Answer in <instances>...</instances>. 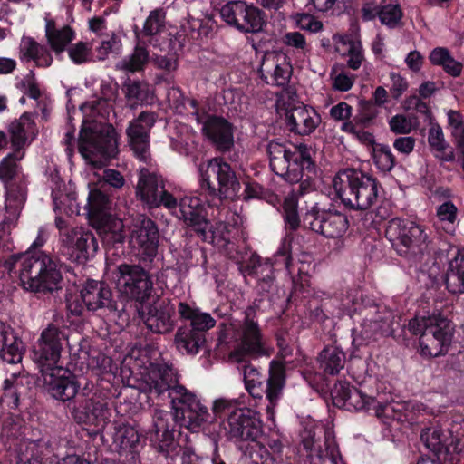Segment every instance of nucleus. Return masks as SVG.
Wrapping results in <instances>:
<instances>
[{"label": "nucleus", "instance_id": "obj_1", "mask_svg": "<svg viewBox=\"0 0 464 464\" xmlns=\"http://www.w3.org/2000/svg\"><path fill=\"white\" fill-rule=\"evenodd\" d=\"M228 331L236 343L229 355L231 361L240 362L248 357L272 354L273 348L264 336L253 308L248 307L241 319L232 320Z\"/></svg>", "mask_w": 464, "mask_h": 464}, {"label": "nucleus", "instance_id": "obj_2", "mask_svg": "<svg viewBox=\"0 0 464 464\" xmlns=\"http://www.w3.org/2000/svg\"><path fill=\"white\" fill-rule=\"evenodd\" d=\"M333 187L343 204L355 210L370 208L378 198L377 181L355 169H344L333 179Z\"/></svg>", "mask_w": 464, "mask_h": 464}, {"label": "nucleus", "instance_id": "obj_3", "mask_svg": "<svg viewBox=\"0 0 464 464\" xmlns=\"http://www.w3.org/2000/svg\"><path fill=\"white\" fill-rule=\"evenodd\" d=\"M19 279L32 292H53L61 288L62 275L55 261L42 251H29L21 257Z\"/></svg>", "mask_w": 464, "mask_h": 464}, {"label": "nucleus", "instance_id": "obj_4", "mask_svg": "<svg viewBox=\"0 0 464 464\" xmlns=\"http://www.w3.org/2000/svg\"><path fill=\"white\" fill-rule=\"evenodd\" d=\"M79 151L95 168L117 152V135L112 125L83 121L80 132Z\"/></svg>", "mask_w": 464, "mask_h": 464}, {"label": "nucleus", "instance_id": "obj_5", "mask_svg": "<svg viewBox=\"0 0 464 464\" xmlns=\"http://www.w3.org/2000/svg\"><path fill=\"white\" fill-rule=\"evenodd\" d=\"M409 330L420 334V353L426 357L445 354L451 343L453 326L450 322L439 314L429 317H415L409 322Z\"/></svg>", "mask_w": 464, "mask_h": 464}, {"label": "nucleus", "instance_id": "obj_6", "mask_svg": "<svg viewBox=\"0 0 464 464\" xmlns=\"http://www.w3.org/2000/svg\"><path fill=\"white\" fill-rule=\"evenodd\" d=\"M267 152L272 170L290 183L301 181L304 169L313 166L314 150L303 143L292 150L279 141L271 140L267 145Z\"/></svg>", "mask_w": 464, "mask_h": 464}, {"label": "nucleus", "instance_id": "obj_7", "mask_svg": "<svg viewBox=\"0 0 464 464\" xmlns=\"http://www.w3.org/2000/svg\"><path fill=\"white\" fill-rule=\"evenodd\" d=\"M175 420L191 432L206 431L210 413L194 392L176 386L170 393Z\"/></svg>", "mask_w": 464, "mask_h": 464}, {"label": "nucleus", "instance_id": "obj_8", "mask_svg": "<svg viewBox=\"0 0 464 464\" xmlns=\"http://www.w3.org/2000/svg\"><path fill=\"white\" fill-rule=\"evenodd\" d=\"M385 235L401 256L422 253L429 245V236L425 227L408 219L390 220Z\"/></svg>", "mask_w": 464, "mask_h": 464}, {"label": "nucleus", "instance_id": "obj_9", "mask_svg": "<svg viewBox=\"0 0 464 464\" xmlns=\"http://www.w3.org/2000/svg\"><path fill=\"white\" fill-rule=\"evenodd\" d=\"M201 188L221 198L234 199L240 191V183L230 165L221 159H211L198 167Z\"/></svg>", "mask_w": 464, "mask_h": 464}, {"label": "nucleus", "instance_id": "obj_10", "mask_svg": "<svg viewBox=\"0 0 464 464\" xmlns=\"http://www.w3.org/2000/svg\"><path fill=\"white\" fill-rule=\"evenodd\" d=\"M66 340L65 332L54 324H49L42 331L32 350V359L42 373L60 367L61 353Z\"/></svg>", "mask_w": 464, "mask_h": 464}, {"label": "nucleus", "instance_id": "obj_11", "mask_svg": "<svg viewBox=\"0 0 464 464\" xmlns=\"http://www.w3.org/2000/svg\"><path fill=\"white\" fill-rule=\"evenodd\" d=\"M116 286L121 296L134 300L141 306L150 295L153 283L142 267L121 264L117 267Z\"/></svg>", "mask_w": 464, "mask_h": 464}, {"label": "nucleus", "instance_id": "obj_12", "mask_svg": "<svg viewBox=\"0 0 464 464\" xmlns=\"http://www.w3.org/2000/svg\"><path fill=\"white\" fill-rule=\"evenodd\" d=\"M360 313L362 316L360 330L354 331V334H357L354 341L361 339L360 344L377 341L392 334L394 315L385 306L378 304L364 306Z\"/></svg>", "mask_w": 464, "mask_h": 464}, {"label": "nucleus", "instance_id": "obj_13", "mask_svg": "<svg viewBox=\"0 0 464 464\" xmlns=\"http://www.w3.org/2000/svg\"><path fill=\"white\" fill-rule=\"evenodd\" d=\"M222 20L243 33H258L266 24L264 13L244 1H230L219 11Z\"/></svg>", "mask_w": 464, "mask_h": 464}, {"label": "nucleus", "instance_id": "obj_14", "mask_svg": "<svg viewBox=\"0 0 464 464\" xmlns=\"http://www.w3.org/2000/svg\"><path fill=\"white\" fill-rule=\"evenodd\" d=\"M226 438L235 443L254 442L262 434L259 418L249 410L240 409L231 411L220 423Z\"/></svg>", "mask_w": 464, "mask_h": 464}, {"label": "nucleus", "instance_id": "obj_15", "mask_svg": "<svg viewBox=\"0 0 464 464\" xmlns=\"http://www.w3.org/2000/svg\"><path fill=\"white\" fill-rule=\"evenodd\" d=\"M304 226L328 238H340L347 231V217L335 210L321 209L314 204L304 217Z\"/></svg>", "mask_w": 464, "mask_h": 464}, {"label": "nucleus", "instance_id": "obj_16", "mask_svg": "<svg viewBox=\"0 0 464 464\" xmlns=\"http://www.w3.org/2000/svg\"><path fill=\"white\" fill-rule=\"evenodd\" d=\"M137 197L150 208L163 205L169 210L176 209L177 201L164 188L161 176L142 169L136 186Z\"/></svg>", "mask_w": 464, "mask_h": 464}, {"label": "nucleus", "instance_id": "obj_17", "mask_svg": "<svg viewBox=\"0 0 464 464\" xmlns=\"http://www.w3.org/2000/svg\"><path fill=\"white\" fill-rule=\"evenodd\" d=\"M173 210L179 219H183L188 226L194 227L203 239H208V234H212V237H224L223 229H226V225L220 222L218 227L221 230L212 231V227L205 218L202 202L198 197L186 196L182 198L176 209Z\"/></svg>", "mask_w": 464, "mask_h": 464}, {"label": "nucleus", "instance_id": "obj_18", "mask_svg": "<svg viewBox=\"0 0 464 464\" xmlns=\"http://www.w3.org/2000/svg\"><path fill=\"white\" fill-rule=\"evenodd\" d=\"M155 121L156 116L153 112L143 111L131 121L126 129L130 150L135 157L143 162H148L150 159V132Z\"/></svg>", "mask_w": 464, "mask_h": 464}, {"label": "nucleus", "instance_id": "obj_19", "mask_svg": "<svg viewBox=\"0 0 464 464\" xmlns=\"http://www.w3.org/2000/svg\"><path fill=\"white\" fill-rule=\"evenodd\" d=\"M192 115L198 123L201 124L203 135L209 140L219 150L226 151L234 144V135L231 124L222 117L209 115L201 110H196Z\"/></svg>", "mask_w": 464, "mask_h": 464}, {"label": "nucleus", "instance_id": "obj_20", "mask_svg": "<svg viewBox=\"0 0 464 464\" xmlns=\"http://www.w3.org/2000/svg\"><path fill=\"white\" fill-rule=\"evenodd\" d=\"M62 246L73 260L82 263L94 256L98 243L92 231L82 227L62 233Z\"/></svg>", "mask_w": 464, "mask_h": 464}, {"label": "nucleus", "instance_id": "obj_21", "mask_svg": "<svg viewBox=\"0 0 464 464\" xmlns=\"http://www.w3.org/2000/svg\"><path fill=\"white\" fill-rule=\"evenodd\" d=\"M332 396L336 406L344 407L349 411H366L373 408L379 416L384 411V408L388 407L387 405L383 406L374 397L366 394L362 390L343 382L334 385Z\"/></svg>", "mask_w": 464, "mask_h": 464}, {"label": "nucleus", "instance_id": "obj_22", "mask_svg": "<svg viewBox=\"0 0 464 464\" xmlns=\"http://www.w3.org/2000/svg\"><path fill=\"white\" fill-rule=\"evenodd\" d=\"M135 307L147 327L153 333L167 334L174 328V307L168 301L157 299L151 304L139 307L136 304Z\"/></svg>", "mask_w": 464, "mask_h": 464}, {"label": "nucleus", "instance_id": "obj_23", "mask_svg": "<svg viewBox=\"0 0 464 464\" xmlns=\"http://www.w3.org/2000/svg\"><path fill=\"white\" fill-rule=\"evenodd\" d=\"M259 73L267 84L285 86L292 75V65L285 53L270 52L263 56Z\"/></svg>", "mask_w": 464, "mask_h": 464}, {"label": "nucleus", "instance_id": "obj_24", "mask_svg": "<svg viewBox=\"0 0 464 464\" xmlns=\"http://www.w3.org/2000/svg\"><path fill=\"white\" fill-rule=\"evenodd\" d=\"M42 376L49 393L62 401L73 399L80 389L75 377L62 366L44 372Z\"/></svg>", "mask_w": 464, "mask_h": 464}, {"label": "nucleus", "instance_id": "obj_25", "mask_svg": "<svg viewBox=\"0 0 464 464\" xmlns=\"http://www.w3.org/2000/svg\"><path fill=\"white\" fill-rule=\"evenodd\" d=\"M304 447L310 451V464H343L334 433L331 429L324 431V440L317 443L314 436L303 440Z\"/></svg>", "mask_w": 464, "mask_h": 464}, {"label": "nucleus", "instance_id": "obj_26", "mask_svg": "<svg viewBox=\"0 0 464 464\" xmlns=\"http://www.w3.org/2000/svg\"><path fill=\"white\" fill-rule=\"evenodd\" d=\"M130 243L143 255L153 256L159 245V231L156 224L145 216H138L132 223Z\"/></svg>", "mask_w": 464, "mask_h": 464}, {"label": "nucleus", "instance_id": "obj_27", "mask_svg": "<svg viewBox=\"0 0 464 464\" xmlns=\"http://www.w3.org/2000/svg\"><path fill=\"white\" fill-rule=\"evenodd\" d=\"M421 440L437 456L442 457L443 460H452L453 458H448V456L459 453L462 449L460 440L454 437L449 430L429 428L421 433Z\"/></svg>", "mask_w": 464, "mask_h": 464}, {"label": "nucleus", "instance_id": "obj_28", "mask_svg": "<svg viewBox=\"0 0 464 464\" xmlns=\"http://www.w3.org/2000/svg\"><path fill=\"white\" fill-rule=\"evenodd\" d=\"M81 299L89 311L100 309L116 310L111 291L102 282L88 280L81 290Z\"/></svg>", "mask_w": 464, "mask_h": 464}, {"label": "nucleus", "instance_id": "obj_29", "mask_svg": "<svg viewBox=\"0 0 464 464\" xmlns=\"http://www.w3.org/2000/svg\"><path fill=\"white\" fill-rule=\"evenodd\" d=\"M287 126L299 135L311 134L320 124L321 117L313 109L300 103L288 109L285 113Z\"/></svg>", "mask_w": 464, "mask_h": 464}, {"label": "nucleus", "instance_id": "obj_30", "mask_svg": "<svg viewBox=\"0 0 464 464\" xmlns=\"http://www.w3.org/2000/svg\"><path fill=\"white\" fill-rule=\"evenodd\" d=\"M146 383L151 395L160 396L169 392V396L177 383V374L173 368L168 365L153 364L150 366Z\"/></svg>", "mask_w": 464, "mask_h": 464}, {"label": "nucleus", "instance_id": "obj_31", "mask_svg": "<svg viewBox=\"0 0 464 464\" xmlns=\"http://www.w3.org/2000/svg\"><path fill=\"white\" fill-rule=\"evenodd\" d=\"M285 386V366L281 362L272 361L269 368V378L266 383V398L268 401L266 411L270 420L274 419L275 408L280 401Z\"/></svg>", "mask_w": 464, "mask_h": 464}, {"label": "nucleus", "instance_id": "obj_32", "mask_svg": "<svg viewBox=\"0 0 464 464\" xmlns=\"http://www.w3.org/2000/svg\"><path fill=\"white\" fill-rule=\"evenodd\" d=\"M168 413L165 411L156 412L154 416V426L150 431V441L159 451L169 453L176 450L177 441L174 438V430L168 427Z\"/></svg>", "mask_w": 464, "mask_h": 464}, {"label": "nucleus", "instance_id": "obj_33", "mask_svg": "<svg viewBox=\"0 0 464 464\" xmlns=\"http://www.w3.org/2000/svg\"><path fill=\"white\" fill-rule=\"evenodd\" d=\"M14 151L24 152V147L33 140L35 135L34 120L28 113L23 114L18 120L11 122L8 128Z\"/></svg>", "mask_w": 464, "mask_h": 464}, {"label": "nucleus", "instance_id": "obj_34", "mask_svg": "<svg viewBox=\"0 0 464 464\" xmlns=\"http://www.w3.org/2000/svg\"><path fill=\"white\" fill-rule=\"evenodd\" d=\"M24 200L25 195L22 190L7 192L5 210H0V238L9 234L14 227Z\"/></svg>", "mask_w": 464, "mask_h": 464}, {"label": "nucleus", "instance_id": "obj_35", "mask_svg": "<svg viewBox=\"0 0 464 464\" xmlns=\"http://www.w3.org/2000/svg\"><path fill=\"white\" fill-rule=\"evenodd\" d=\"M0 330L4 340L0 341V357L10 364H16L22 362L24 351L23 342L12 332L11 328L0 322Z\"/></svg>", "mask_w": 464, "mask_h": 464}, {"label": "nucleus", "instance_id": "obj_36", "mask_svg": "<svg viewBox=\"0 0 464 464\" xmlns=\"http://www.w3.org/2000/svg\"><path fill=\"white\" fill-rule=\"evenodd\" d=\"M20 58L34 61L38 66L48 67L53 63V57L47 48L33 37L24 35L19 44Z\"/></svg>", "mask_w": 464, "mask_h": 464}, {"label": "nucleus", "instance_id": "obj_37", "mask_svg": "<svg viewBox=\"0 0 464 464\" xmlns=\"http://www.w3.org/2000/svg\"><path fill=\"white\" fill-rule=\"evenodd\" d=\"M45 35L51 49L60 54L65 51L67 45L73 40L75 33L70 26L56 28L51 19H45Z\"/></svg>", "mask_w": 464, "mask_h": 464}, {"label": "nucleus", "instance_id": "obj_38", "mask_svg": "<svg viewBox=\"0 0 464 464\" xmlns=\"http://www.w3.org/2000/svg\"><path fill=\"white\" fill-rule=\"evenodd\" d=\"M178 312L182 319L190 321L191 331L201 334L214 327L216 321L208 313L199 311L188 304L180 302L178 306Z\"/></svg>", "mask_w": 464, "mask_h": 464}, {"label": "nucleus", "instance_id": "obj_39", "mask_svg": "<svg viewBox=\"0 0 464 464\" xmlns=\"http://www.w3.org/2000/svg\"><path fill=\"white\" fill-rule=\"evenodd\" d=\"M98 222V231L102 241L107 244L121 243L124 240L123 222L111 215L102 217L96 220Z\"/></svg>", "mask_w": 464, "mask_h": 464}, {"label": "nucleus", "instance_id": "obj_40", "mask_svg": "<svg viewBox=\"0 0 464 464\" xmlns=\"http://www.w3.org/2000/svg\"><path fill=\"white\" fill-rule=\"evenodd\" d=\"M150 61H151V55L145 46V44L139 42L131 54L121 60L116 67L119 70L130 72H141L145 69V66Z\"/></svg>", "mask_w": 464, "mask_h": 464}, {"label": "nucleus", "instance_id": "obj_41", "mask_svg": "<svg viewBox=\"0 0 464 464\" xmlns=\"http://www.w3.org/2000/svg\"><path fill=\"white\" fill-rule=\"evenodd\" d=\"M318 362L324 373L335 375L344 367L345 354L337 347H326L320 353Z\"/></svg>", "mask_w": 464, "mask_h": 464}, {"label": "nucleus", "instance_id": "obj_42", "mask_svg": "<svg viewBox=\"0 0 464 464\" xmlns=\"http://www.w3.org/2000/svg\"><path fill=\"white\" fill-rule=\"evenodd\" d=\"M204 342L205 338L202 334L187 328H179L175 335V344L178 350L183 353H198Z\"/></svg>", "mask_w": 464, "mask_h": 464}, {"label": "nucleus", "instance_id": "obj_43", "mask_svg": "<svg viewBox=\"0 0 464 464\" xmlns=\"http://www.w3.org/2000/svg\"><path fill=\"white\" fill-rule=\"evenodd\" d=\"M110 200L107 195L102 191V188L93 187L90 188L85 208L88 215L94 220L107 216L106 211L110 208Z\"/></svg>", "mask_w": 464, "mask_h": 464}, {"label": "nucleus", "instance_id": "obj_44", "mask_svg": "<svg viewBox=\"0 0 464 464\" xmlns=\"http://www.w3.org/2000/svg\"><path fill=\"white\" fill-rule=\"evenodd\" d=\"M113 442L121 453L133 452L140 445V434L132 426H119Z\"/></svg>", "mask_w": 464, "mask_h": 464}, {"label": "nucleus", "instance_id": "obj_45", "mask_svg": "<svg viewBox=\"0 0 464 464\" xmlns=\"http://www.w3.org/2000/svg\"><path fill=\"white\" fill-rule=\"evenodd\" d=\"M403 16L399 0H381L379 20L389 28H396L401 24Z\"/></svg>", "mask_w": 464, "mask_h": 464}, {"label": "nucleus", "instance_id": "obj_46", "mask_svg": "<svg viewBox=\"0 0 464 464\" xmlns=\"http://www.w3.org/2000/svg\"><path fill=\"white\" fill-rule=\"evenodd\" d=\"M428 141L435 150V156L444 161H451L454 159L453 151L448 148L440 127L432 126L429 131Z\"/></svg>", "mask_w": 464, "mask_h": 464}, {"label": "nucleus", "instance_id": "obj_47", "mask_svg": "<svg viewBox=\"0 0 464 464\" xmlns=\"http://www.w3.org/2000/svg\"><path fill=\"white\" fill-rule=\"evenodd\" d=\"M253 269L258 277V285L264 292H269L274 282L273 264L269 260L261 261L260 256H253Z\"/></svg>", "mask_w": 464, "mask_h": 464}, {"label": "nucleus", "instance_id": "obj_48", "mask_svg": "<svg viewBox=\"0 0 464 464\" xmlns=\"http://www.w3.org/2000/svg\"><path fill=\"white\" fill-rule=\"evenodd\" d=\"M75 411H82L90 422L99 424L106 418V408L103 403L82 397L78 399Z\"/></svg>", "mask_w": 464, "mask_h": 464}, {"label": "nucleus", "instance_id": "obj_49", "mask_svg": "<svg viewBox=\"0 0 464 464\" xmlns=\"http://www.w3.org/2000/svg\"><path fill=\"white\" fill-rule=\"evenodd\" d=\"M24 152L14 151L8 153L0 161V180L4 183L11 181L18 173L20 161Z\"/></svg>", "mask_w": 464, "mask_h": 464}, {"label": "nucleus", "instance_id": "obj_50", "mask_svg": "<svg viewBox=\"0 0 464 464\" xmlns=\"http://www.w3.org/2000/svg\"><path fill=\"white\" fill-rule=\"evenodd\" d=\"M436 214L442 228L448 234H453L457 227V207L451 201H446L437 208Z\"/></svg>", "mask_w": 464, "mask_h": 464}, {"label": "nucleus", "instance_id": "obj_51", "mask_svg": "<svg viewBox=\"0 0 464 464\" xmlns=\"http://www.w3.org/2000/svg\"><path fill=\"white\" fill-rule=\"evenodd\" d=\"M244 382L246 391L253 398H262L263 378L259 371L251 364H246L243 369Z\"/></svg>", "mask_w": 464, "mask_h": 464}, {"label": "nucleus", "instance_id": "obj_52", "mask_svg": "<svg viewBox=\"0 0 464 464\" xmlns=\"http://www.w3.org/2000/svg\"><path fill=\"white\" fill-rule=\"evenodd\" d=\"M373 160L379 169L387 172L395 165V158L389 146L377 144L373 148Z\"/></svg>", "mask_w": 464, "mask_h": 464}, {"label": "nucleus", "instance_id": "obj_53", "mask_svg": "<svg viewBox=\"0 0 464 464\" xmlns=\"http://www.w3.org/2000/svg\"><path fill=\"white\" fill-rule=\"evenodd\" d=\"M333 42L335 51L342 55H345L349 51L362 45L361 40L356 32L349 34H334Z\"/></svg>", "mask_w": 464, "mask_h": 464}, {"label": "nucleus", "instance_id": "obj_54", "mask_svg": "<svg viewBox=\"0 0 464 464\" xmlns=\"http://www.w3.org/2000/svg\"><path fill=\"white\" fill-rule=\"evenodd\" d=\"M296 195L288 194L284 202L285 221L286 227L291 230H295L300 225V219L297 213Z\"/></svg>", "mask_w": 464, "mask_h": 464}, {"label": "nucleus", "instance_id": "obj_55", "mask_svg": "<svg viewBox=\"0 0 464 464\" xmlns=\"http://www.w3.org/2000/svg\"><path fill=\"white\" fill-rule=\"evenodd\" d=\"M389 128L394 134L407 135L416 129V124L411 117L404 114H396L389 121Z\"/></svg>", "mask_w": 464, "mask_h": 464}, {"label": "nucleus", "instance_id": "obj_56", "mask_svg": "<svg viewBox=\"0 0 464 464\" xmlns=\"http://www.w3.org/2000/svg\"><path fill=\"white\" fill-rule=\"evenodd\" d=\"M282 43L290 48L295 50L297 53L306 54L310 52V45L304 35L299 32H288L282 37Z\"/></svg>", "mask_w": 464, "mask_h": 464}, {"label": "nucleus", "instance_id": "obj_57", "mask_svg": "<svg viewBox=\"0 0 464 464\" xmlns=\"http://www.w3.org/2000/svg\"><path fill=\"white\" fill-rule=\"evenodd\" d=\"M121 42L114 34L108 39L102 40L100 46L96 48L99 60H105L110 55H118L121 52Z\"/></svg>", "mask_w": 464, "mask_h": 464}, {"label": "nucleus", "instance_id": "obj_58", "mask_svg": "<svg viewBox=\"0 0 464 464\" xmlns=\"http://www.w3.org/2000/svg\"><path fill=\"white\" fill-rule=\"evenodd\" d=\"M165 15L161 10L150 12L143 26L145 34L154 36L160 34L164 28Z\"/></svg>", "mask_w": 464, "mask_h": 464}, {"label": "nucleus", "instance_id": "obj_59", "mask_svg": "<svg viewBox=\"0 0 464 464\" xmlns=\"http://www.w3.org/2000/svg\"><path fill=\"white\" fill-rule=\"evenodd\" d=\"M239 402L237 399L218 398L211 405V411L215 419L220 418L223 414H230L231 411L240 410Z\"/></svg>", "mask_w": 464, "mask_h": 464}, {"label": "nucleus", "instance_id": "obj_60", "mask_svg": "<svg viewBox=\"0 0 464 464\" xmlns=\"http://www.w3.org/2000/svg\"><path fill=\"white\" fill-rule=\"evenodd\" d=\"M92 46L83 42H79L68 48L70 59L76 64H82L91 60Z\"/></svg>", "mask_w": 464, "mask_h": 464}, {"label": "nucleus", "instance_id": "obj_61", "mask_svg": "<svg viewBox=\"0 0 464 464\" xmlns=\"http://www.w3.org/2000/svg\"><path fill=\"white\" fill-rule=\"evenodd\" d=\"M331 78L333 80V87L340 92L349 91L355 81L353 75L343 71H338L337 68H333L331 72Z\"/></svg>", "mask_w": 464, "mask_h": 464}, {"label": "nucleus", "instance_id": "obj_62", "mask_svg": "<svg viewBox=\"0 0 464 464\" xmlns=\"http://www.w3.org/2000/svg\"><path fill=\"white\" fill-rule=\"evenodd\" d=\"M448 122L452 129V135L454 136L457 146L464 144V126L462 117L457 111L450 110L448 111Z\"/></svg>", "mask_w": 464, "mask_h": 464}, {"label": "nucleus", "instance_id": "obj_63", "mask_svg": "<svg viewBox=\"0 0 464 464\" xmlns=\"http://www.w3.org/2000/svg\"><path fill=\"white\" fill-rule=\"evenodd\" d=\"M445 283L449 291L453 294L464 292V274L462 273L448 269Z\"/></svg>", "mask_w": 464, "mask_h": 464}, {"label": "nucleus", "instance_id": "obj_64", "mask_svg": "<svg viewBox=\"0 0 464 464\" xmlns=\"http://www.w3.org/2000/svg\"><path fill=\"white\" fill-rule=\"evenodd\" d=\"M128 100H144L146 95V85L137 81L129 80L123 86Z\"/></svg>", "mask_w": 464, "mask_h": 464}]
</instances>
